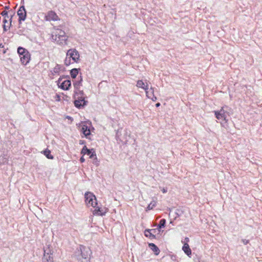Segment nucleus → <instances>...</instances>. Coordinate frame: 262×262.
I'll return each instance as SVG.
<instances>
[{"label":"nucleus","instance_id":"f8f14e48","mask_svg":"<svg viewBox=\"0 0 262 262\" xmlns=\"http://www.w3.org/2000/svg\"><path fill=\"white\" fill-rule=\"evenodd\" d=\"M127 132L126 130H124V136L123 137H121L119 135V131L117 130L116 133V138L117 140H119L122 143L126 144L127 142Z\"/></svg>","mask_w":262,"mask_h":262},{"label":"nucleus","instance_id":"9d476101","mask_svg":"<svg viewBox=\"0 0 262 262\" xmlns=\"http://www.w3.org/2000/svg\"><path fill=\"white\" fill-rule=\"evenodd\" d=\"M96 209L93 211V214L97 215H104L107 211L106 208H101L99 207H95Z\"/></svg>","mask_w":262,"mask_h":262},{"label":"nucleus","instance_id":"393cba45","mask_svg":"<svg viewBox=\"0 0 262 262\" xmlns=\"http://www.w3.org/2000/svg\"><path fill=\"white\" fill-rule=\"evenodd\" d=\"M43 154L48 159H53V156L51 155V151L49 150L46 149L45 150L43 151Z\"/></svg>","mask_w":262,"mask_h":262},{"label":"nucleus","instance_id":"f257e3e1","mask_svg":"<svg viewBox=\"0 0 262 262\" xmlns=\"http://www.w3.org/2000/svg\"><path fill=\"white\" fill-rule=\"evenodd\" d=\"M91 252L90 250L83 246L80 245L79 248L75 252L74 256L80 262H83V259L88 261Z\"/></svg>","mask_w":262,"mask_h":262},{"label":"nucleus","instance_id":"c9c22d12","mask_svg":"<svg viewBox=\"0 0 262 262\" xmlns=\"http://www.w3.org/2000/svg\"><path fill=\"white\" fill-rule=\"evenodd\" d=\"M189 241V238L188 237H185V239H184V242H188Z\"/></svg>","mask_w":262,"mask_h":262},{"label":"nucleus","instance_id":"72a5a7b5","mask_svg":"<svg viewBox=\"0 0 262 262\" xmlns=\"http://www.w3.org/2000/svg\"><path fill=\"white\" fill-rule=\"evenodd\" d=\"M85 161V159H84V158L83 157H81L80 159V161L81 162V163H83Z\"/></svg>","mask_w":262,"mask_h":262},{"label":"nucleus","instance_id":"2f4dec72","mask_svg":"<svg viewBox=\"0 0 262 262\" xmlns=\"http://www.w3.org/2000/svg\"><path fill=\"white\" fill-rule=\"evenodd\" d=\"M160 188L161 189V191H162L163 193H165L166 192H167V189L165 188Z\"/></svg>","mask_w":262,"mask_h":262},{"label":"nucleus","instance_id":"7c9ffc66","mask_svg":"<svg viewBox=\"0 0 262 262\" xmlns=\"http://www.w3.org/2000/svg\"><path fill=\"white\" fill-rule=\"evenodd\" d=\"M8 13V11H7L5 10L3 11L1 13V15H2L3 16H7Z\"/></svg>","mask_w":262,"mask_h":262},{"label":"nucleus","instance_id":"ea45409f","mask_svg":"<svg viewBox=\"0 0 262 262\" xmlns=\"http://www.w3.org/2000/svg\"><path fill=\"white\" fill-rule=\"evenodd\" d=\"M5 8V9H8L9 8V6H6Z\"/></svg>","mask_w":262,"mask_h":262},{"label":"nucleus","instance_id":"0eeeda50","mask_svg":"<svg viewBox=\"0 0 262 262\" xmlns=\"http://www.w3.org/2000/svg\"><path fill=\"white\" fill-rule=\"evenodd\" d=\"M214 114L215 116V117L218 120H224L226 122V112L224 111L223 107H222L220 111H214Z\"/></svg>","mask_w":262,"mask_h":262},{"label":"nucleus","instance_id":"9b49d317","mask_svg":"<svg viewBox=\"0 0 262 262\" xmlns=\"http://www.w3.org/2000/svg\"><path fill=\"white\" fill-rule=\"evenodd\" d=\"M82 78L80 76L78 77V80L74 83V86L77 91H79L80 94H83V91H80V86H82Z\"/></svg>","mask_w":262,"mask_h":262},{"label":"nucleus","instance_id":"f03ea898","mask_svg":"<svg viewBox=\"0 0 262 262\" xmlns=\"http://www.w3.org/2000/svg\"><path fill=\"white\" fill-rule=\"evenodd\" d=\"M52 35V38L57 43L60 45L67 44L68 37L66 35L64 31L61 29H57Z\"/></svg>","mask_w":262,"mask_h":262},{"label":"nucleus","instance_id":"f3484780","mask_svg":"<svg viewBox=\"0 0 262 262\" xmlns=\"http://www.w3.org/2000/svg\"><path fill=\"white\" fill-rule=\"evenodd\" d=\"M86 101L83 98H81L78 100H76L74 101V104L76 107L80 108L81 106L85 105Z\"/></svg>","mask_w":262,"mask_h":262},{"label":"nucleus","instance_id":"c756f323","mask_svg":"<svg viewBox=\"0 0 262 262\" xmlns=\"http://www.w3.org/2000/svg\"><path fill=\"white\" fill-rule=\"evenodd\" d=\"M8 161V158L6 156L4 155L2 159H0V162L2 163H7Z\"/></svg>","mask_w":262,"mask_h":262},{"label":"nucleus","instance_id":"473e14b6","mask_svg":"<svg viewBox=\"0 0 262 262\" xmlns=\"http://www.w3.org/2000/svg\"><path fill=\"white\" fill-rule=\"evenodd\" d=\"M151 99H152V101H156L157 100V97L155 96H152L151 98H150Z\"/></svg>","mask_w":262,"mask_h":262},{"label":"nucleus","instance_id":"cd10ccee","mask_svg":"<svg viewBox=\"0 0 262 262\" xmlns=\"http://www.w3.org/2000/svg\"><path fill=\"white\" fill-rule=\"evenodd\" d=\"M44 254L52 255V253L51 252V250L50 249V247H47L46 248H44Z\"/></svg>","mask_w":262,"mask_h":262},{"label":"nucleus","instance_id":"b1692460","mask_svg":"<svg viewBox=\"0 0 262 262\" xmlns=\"http://www.w3.org/2000/svg\"><path fill=\"white\" fill-rule=\"evenodd\" d=\"M145 91L146 96L148 98H151L152 96H155L154 94V90L152 88H150L149 90H145Z\"/></svg>","mask_w":262,"mask_h":262},{"label":"nucleus","instance_id":"4c0bfd02","mask_svg":"<svg viewBox=\"0 0 262 262\" xmlns=\"http://www.w3.org/2000/svg\"><path fill=\"white\" fill-rule=\"evenodd\" d=\"M243 243H244L245 244H247L248 243V241L244 240V241H243Z\"/></svg>","mask_w":262,"mask_h":262},{"label":"nucleus","instance_id":"dca6fc26","mask_svg":"<svg viewBox=\"0 0 262 262\" xmlns=\"http://www.w3.org/2000/svg\"><path fill=\"white\" fill-rule=\"evenodd\" d=\"M81 131L87 138L91 134V131L89 127L84 124L81 125Z\"/></svg>","mask_w":262,"mask_h":262},{"label":"nucleus","instance_id":"5701e85b","mask_svg":"<svg viewBox=\"0 0 262 262\" xmlns=\"http://www.w3.org/2000/svg\"><path fill=\"white\" fill-rule=\"evenodd\" d=\"M78 74V70L77 69L74 68L71 70L70 74L72 78H75Z\"/></svg>","mask_w":262,"mask_h":262},{"label":"nucleus","instance_id":"a878e982","mask_svg":"<svg viewBox=\"0 0 262 262\" xmlns=\"http://www.w3.org/2000/svg\"><path fill=\"white\" fill-rule=\"evenodd\" d=\"M12 17H13V15H11V17L9 20V26H7L6 25H4L3 28H4V31H6L7 30H8V29L9 28H10V27L11 25Z\"/></svg>","mask_w":262,"mask_h":262},{"label":"nucleus","instance_id":"6e6552de","mask_svg":"<svg viewBox=\"0 0 262 262\" xmlns=\"http://www.w3.org/2000/svg\"><path fill=\"white\" fill-rule=\"evenodd\" d=\"M45 18L47 21H56L58 19V16L55 12L53 11H50L46 15Z\"/></svg>","mask_w":262,"mask_h":262},{"label":"nucleus","instance_id":"423d86ee","mask_svg":"<svg viewBox=\"0 0 262 262\" xmlns=\"http://www.w3.org/2000/svg\"><path fill=\"white\" fill-rule=\"evenodd\" d=\"M17 15L19 17L18 21L19 24H20L21 21H24L26 19V11L24 6H22L20 7L19 9L17 11Z\"/></svg>","mask_w":262,"mask_h":262},{"label":"nucleus","instance_id":"58836bf2","mask_svg":"<svg viewBox=\"0 0 262 262\" xmlns=\"http://www.w3.org/2000/svg\"><path fill=\"white\" fill-rule=\"evenodd\" d=\"M160 105V103H157L156 104V107H158Z\"/></svg>","mask_w":262,"mask_h":262},{"label":"nucleus","instance_id":"f704fd0d","mask_svg":"<svg viewBox=\"0 0 262 262\" xmlns=\"http://www.w3.org/2000/svg\"><path fill=\"white\" fill-rule=\"evenodd\" d=\"M3 23L4 24V25H6L7 23H8V20L6 18H4L3 20Z\"/></svg>","mask_w":262,"mask_h":262},{"label":"nucleus","instance_id":"e433bc0d","mask_svg":"<svg viewBox=\"0 0 262 262\" xmlns=\"http://www.w3.org/2000/svg\"><path fill=\"white\" fill-rule=\"evenodd\" d=\"M4 18H6V19H8L9 18V16H8V13L7 14V16H4Z\"/></svg>","mask_w":262,"mask_h":262},{"label":"nucleus","instance_id":"20e7f679","mask_svg":"<svg viewBox=\"0 0 262 262\" xmlns=\"http://www.w3.org/2000/svg\"><path fill=\"white\" fill-rule=\"evenodd\" d=\"M72 58L74 62H78L79 59V54L78 52L75 49H71L68 51L67 53V57L65 60V63L69 65L70 63V60L68 58Z\"/></svg>","mask_w":262,"mask_h":262},{"label":"nucleus","instance_id":"4be33fe9","mask_svg":"<svg viewBox=\"0 0 262 262\" xmlns=\"http://www.w3.org/2000/svg\"><path fill=\"white\" fill-rule=\"evenodd\" d=\"M17 52L19 55V57L20 56L24 55V54H27V53H29V52L26 49H25V48H24L23 47H20L18 48Z\"/></svg>","mask_w":262,"mask_h":262},{"label":"nucleus","instance_id":"4468645a","mask_svg":"<svg viewBox=\"0 0 262 262\" xmlns=\"http://www.w3.org/2000/svg\"><path fill=\"white\" fill-rule=\"evenodd\" d=\"M19 57L21 63L24 65H26L29 62L30 55L29 53H28L27 54H24Z\"/></svg>","mask_w":262,"mask_h":262},{"label":"nucleus","instance_id":"412c9836","mask_svg":"<svg viewBox=\"0 0 262 262\" xmlns=\"http://www.w3.org/2000/svg\"><path fill=\"white\" fill-rule=\"evenodd\" d=\"M52 255L44 254L42 258L43 262H53Z\"/></svg>","mask_w":262,"mask_h":262},{"label":"nucleus","instance_id":"39448f33","mask_svg":"<svg viewBox=\"0 0 262 262\" xmlns=\"http://www.w3.org/2000/svg\"><path fill=\"white\" fill-rule=\"evenodd\" d=\"M62 78L60 77L57 81V85L59 88L63 90H68L71 85V82L70 80H65L62 81Z\"/></svg>","mask_w":262,"mask_h":262},{"label":"nucleus","instance_id":"6ab92c4d","mask_svg":"<svg viewBox=\"0 0 262 262\" xmlns=\"http://www.w3.org/2000/svg\"><path fill=\"white\" fill-rule=\"evenodd\" d=\"M182 249L188 256H189L191 254V250L187 243H185L184 244Z\"/></svg>","mask_w":262,"mask_h":262},{"label":"nucleus","instance_id":"bb28decb","mask_svg":"<svg viewBox=\"0 0 262 262\" xmlns=\"http://www.w3.org/2000/svg\"><path fill=\"white\" fill-rule=\"evenodd\" d=\"M166 220L165 219H162L160 220V223L158 225V227L159 228H164L165 226Z\"/></svg>","mask_w":262,"mask_h":262},{"label":"nucleus","instance_id":"1a4fd4ad","mask_svg":"<svg viewBox=\"0 0 262 262\" xmlns=\"http://www.w3.org/2000/svg\"><path fill=\"white\" fill-rule=\"evenodd\" d=\"M81 154L83 155L87 154L90 156V158H93L94 157H96V154L93 149H88L86 146H84L82 150Z\"/></svg>","mask_w":262,"mask_h":262},{"label":"nucleus","instance_id":"2eb2a0df","mask_svg":"<svg viewBox=\"0 0 262 262\" xmlns=\"http://www.w3.org/2000/svg\"><path fill=\"white\" fill-rule=\"evenodd\" d=\"M156 232V229H146L145 230V236L150 238V239H154L156 238V236L154 234V233Z\"/></svg>","mask_w":262,"mask_h":262},{"label":"nucleus","instance_id":"a211bd4d","mask_svg":"<svg viewBox=\"0 0 262 262\" xmlns=\"http://www.w3.org/2000/svg\"><path fill=\"white\" fill-rule=\"evenodd\" d=\"M149 247L154 252L155 255H158L160 253V250L159 248L153 243H149L148 244Z\"/></svg>","mask_w":262,"mask_h":262},{"label":"nucleus","instance_id":"aec40b11","mask_svg":"<svg viewBox=\"0 0 262 262\" xmlns=\"http://www.w3.org/2000/svg\"><path fill=\"white\" fill-rule=\"evenodd\" d=\"M137 86L138 88H142L145 90H147L148 89V85H145L144 82L142 80H138L137 82Z\"/></svg>","mask_w":262,"mask_h":262},{"label":"nucleus","instance_id":"7ed1b4c3","mask_svg":"<svg viewBox=\"0 0 262 262\" xmlns=\"http://www.w3.org/2000/svg\"><path fill=\"white\" fill-rule=\"evenodd\" d=\"M84 198L85 204L88 207L92 206L94 208L96 207L97 205V199L95 195L92 192H85Z\"/></svg>","mask_w":262,"mask_h":262},{"label":"nucleus","instance_id":"ddd939ff","mask_svg":"<svg viewBox=\"0 0 262 262\" xmlns=\"http://www.w3.org/2000/svg\"><path fill=\"white\" fill-rule=\"evenodd\" d=\"M61 67L60 65L56 64V66L50 71V77L53 78V76L56 75H59L61 70Z\"/></svg>","mask_w":262,"mask_h":262},{"label":"nucleus","instance_id":"c85d7f7f","mask_svg":"<svg viewBox=\"0 0 262 262\" xmlns=\"http://www.w3.org/2000/svg\"><path fill=\"white\" fill-rule=\"evenodd\" d=\"M156 202L155 201H152L148 206V207H147V208L148 209V210H151V209H152L154 208V207L156 206Z\"/></svg>","mask_w":262,"mask_h":262}]
</instances>
